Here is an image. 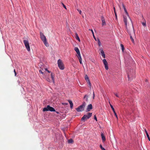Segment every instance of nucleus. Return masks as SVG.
<instances>
[{
	"label": "nucleus",
	"instance_id": "nucleus-32",
	"mask_svg": "<svg viewBox=\"0 0 150 150\" xmlns=\"http://www.w3.org/2000/svg\"><path fill=\"white\" fill-rule=\"evenodd\" d=\"M62 4L63 6V7L66 9H67L66 6L63 3H62Z\"/></svg>",
	"mask_w": 150,
	"mask_h": 150
},
{
	"label": "nucleus",
	"instance_id": "nucleus-26",
	"mask_svg": "<svg viewBox=\"0 0 150 150\" xmlns=\"http://www.w3.org/2000/svg\"><path fill=\"white\" fill-rule=\"evenodd\" d=\"M100 147L101 148V149H102V150H105V149L102 147V146L101 144H100Z\"/></svg>",
	"mask_w": 150,
	"mask_h": 150
},
{
	"label": "nucleus",
	"instance_id": "nucleus-12",
	"mask_svg": "<svg viewBox=\"0 0 150 150\" xmlns=\"http://www.w3.org/2000/svg\"><path fill=\"white\" fill-rule=\"evenodd\" d=\"M92 109V106L91 104H89L87 106V111H89Z\"/></svg>",
	"mask_w": 150,
	"mask_h": 150
},
{
	"label": "nucleus",
	"instance_id": "nucleus-41",
	"mask_svg": "<svg viewBox=\"0 0 150 150\" xmlns=\"http://www.w3.org/2000/svg\"><path fill=\"white\" fill-rule=\"evenodd\" d=\"M56 113H57V114H59V112H58V111H56Z\"/></svg>",
	"mask_w": 150,
	"mask_h": 150
},
{
	"label": "nucleus",
	"instance_id": "nucleus-43",
	"mask_svg": "<svg viewBox=\"0 0 150 150\" xmlns=\"http://www.w3.org/2000/svg\"><path fill=\"white\" fill-rule=\"evenodd\" d=\"M45 69V70L46 71H47V70H47V69Z\"/></svg>",
	"mask_w": 150,
	"mask_h": 150
},
{
	"label": "nucleus",
	"instance_id": "nucleus-24",
	"mask_svg": "<svg viewBox=\"0 0 150 150\" xmlns=\"http://www.w3.org/2000/svg\"><path fill=\"white\" fill-rule=\"evenodd\" d=\"M98 44L99 46H101V43L100 41V40L99 39H98Z\"/></svg>",
	"mask_w": 150,
	"mask_h": 150
},
{
	"label": "nucleus",
	"instance_id": "nucleus-1",
	"mask_svg": "<svg viewBox=\"0 0 150 150\" xmlns=\"http://www.w3.org/2000/svg\"><path fill=\"white\" fill-rule=\"evenodd\" d=\"M124 22L125 23V28L126 30L127 31L128 33L129 34L130 36V38L133 42H134V40L133 39V38L132 36H131V33H134V28L132 26V25L131 26L130 28L128 27L127 24L126 19L125 17L124 16Z\"/></svg>",
	"mask_w": 150,
	"mask_h": 150
},
{
	"label": "nucleus",
	"instance_id": "nucleus-27",
	"mask_svg": "<svg viewBox=\"0 0 150 150\" xmlns=\"http://www.w3.org/2000/svg\"><path fill=\"white\" fill-rule=\"evenodd\" d=\"M114 11H115V17H116V19H117V14L115 12V7H114Z\"/></svg>",
	"mask_w": 150,
	"mask_h": 150
},
{
	"label": "nucleus",
	"instance_id": "nucleus-13",
	"mask_svg": "<svg viewBox=\"0 0 150 150\" xmlns=\"http://www.w3.org/2000/svg\"><path fill=\"white\" fill-rule=\"evenodd\" d=\"M100 53L101 54V55L104 58H105V55L104 52L103 50L101 49H100Z\"/></svg>",
	"mask_w": 150,
	"mask_h": 150
},
{
	"label": "nucleus",
	"instance_id": "nucleus-35",
	"mask_svg": "<svg viewBox=\"0 0 150 150\" xmlns=\"http://www.w3.org/2000/svg\"><path fill=\"white\" fill-rule=\"evenodd\" d=\"M78 11L79 12V13L81 14V10H79L78 9Z\"/></svg>",
	"mask_w": 150,
	"mask_h": 150
},
{
	"label": "nucleus",
	"instance_id": "nucleus-39",
	"mask_svg": "<svg viewBox=\"0 0 150 150\" xmlns=\"http://www.w3.org/2000/svg\"><path fill=\"white\" fill-rule=\"evenodd\" d=\"M62 104H63V105H67L68 104V103H63Z\"/></svg>",
	"mask_w": 150,
	"mask_h": 150
},
{
	"label": "nucleus",
	"instance_id": "nucleus-31",
	"mask_svg": "<svg viewBox=\"0 0 150 150\" xmlns=\"http://www.w3.org/2000/svg\"><path fill=\"white\" fill-rule=\"evenodd\" d=\"M114 94L116 97H119V96L118 95V94H117V93H114Z\"/></svg>",
	"mask_w": 150,
	"mask_h": 150
},
{
	"label": "nucleus",
	"instance_id": "nucleus-17",
	"mask_svg": "<svg viewBox=\"0 0 150 150\" xmlns=\"http://www.w3.org/2000/svg\"><path fill=\"white\" fill-rule=\"evenodd\" d=\"M68 101L70 104L71 108V109L72 108L73 104L72 101L70 100H68Z\"/></svg>",
	"mask_w": 150,
	"mask_h": 150
},
{
	"label": "nucleus",
	"instance_id": "nucleus-8",
	"mask_svg": "<svg viewBox=\"0 0 150 150\" xmlns=\"http://www.w3.org/2000/svg\"><path fill=\"white\" fill-rule=\"evenodd\" d=\"M103 62L105 65V68L106 70H108V63L105 59L103 60Z\"/></svg>",
	"mask_w": 150,
	"mask_h": 150
},
{
	"label": "nucleus",
	"instance_id": "nucleus-34",
	"mask_svg": "<svg viewBox=\"0 0 150 150\" xmlns=\"http://www.w3.org/2000/svg\"><path fill=\"white\" fill-rule=\"evenodd\" d=\"M39 72L42 74H43V72L41 70H39Z\"/></svg>",
	"mask_w": 150,
	"mask_h": 150
},
{
	"label": "nucleus",
	"instance_id": "nucleus-3",
	"mask_svg": "<svg viewBox=\"0 0 150 150\" xmlns=\"http://www.w3.org/2000/svg\"><path fill=\"white\" fill-rule=\"evenodd\" d=\"M43 111L44 112L47 111H55L53 107H50L49 105H48L46 107L44 108L43 109Z\"/></svg>",
	"mask_w": 150,
	"mask_h": 150
},
{
	"label": "nucleus",
	"instance_id": "nucleus-19",
	"mask_svg": "<svg viewBox=\"0 0 150 150\" xmlns=\"http://www.w3.org/2000/svg\"><path fill=\"white\" fill-rule=\"evenodd\" d=\"M51 77L52 79V80L54 83V75L53 74V73H51Z\"/></svg>",
	"mask_w": 150,
	"mask_h": 150
},
{
	"label": "nucleus",
	"instance_id": "nucleus-42",
	"mask_svg": "<svg viewBox=\"0 0 150 150\" xmlns=\"http://www.w3.org/2000/svg\"><path fill=\"white\" fill-rule=\"evenodd\" d=\"M47 71L48 72V73H50V71H49V70H47Z\"/></svg>",
	"mask_w": 150,
	"mask_h": 150
},
{
	"label": "nucleus",
	"instance_id": "nucleus-7",
	"mask_svg": "<svg viewBox=\"0 0 150 150\" xmlns=\"http://www.w3.org/2000/svg\"><path fill=\"white\" fill-rule=\"evenodd\" d=\"M57 64L59 68L62 70H63L64 69L63 64L62 62V61L59 59L58 60L57 62Z\"/></svg>",
	"mask_w": 150,
	"mask_h": 150
},
{
	"label": "nucleus",
	"instance_id": "nucleus-30",
	"mask_svg": "<svg viewBox=\"0 0 150 150\" xmlns=\"http://www.w3.org/2000/svg\"><path fill=\"white\" fill-rule=\"evenodd\" d=\"M142 25L144 26H146V23L145 22H143L142 23Z\"/></svg>",
	"mask_w": 150,
	"mask_h": 150
},
{
	"label": "nucleus",
	"instance_id": "nucleus-25",
	"mask_svg": "<svg viewBox=\"0 0 150 150\" xmlns=\"http://www.w3.org/2000/svg\"><path fill=\"white\" fill-rule=\"evenodd\" d=\"M121 47L122 48V52H123L124 50V47L123 45L122 44H121L120 45Z\"/></svg>",
	"mask_w": 150,
	"mask_h": 150
},
{
	"label": "nucleus",
	"instance_id": "nucleus-15",
	"mask_svg": "<svg viewBox=\"0 0 150 150\" xmlns=\"http://www.w3.org/2000/svg\"><path fill=\"white\" fill-rule=\"evenodd\" d=\"M74 50L77 53L78 55L80 54V52L79 48L77 47H75Z\"/></svg>",
	"mask_w": 150,
	"mask_h": 150
},
{
	"label": "nucleus",
	"instance_id": "nucleus-5",
	"mask_svg": "<svg viewBox=\"0 0 150 150\" xmlns=\"http://www.w3.org/2000/svg\"><path fill=\"white\" fill-rule=\"evenodd\" d=\"M92 113H89L87 115H84L81 119V120L82 121H85L89 118H90L92 116Z\"/></svg>",
	"mask_w": 150,
	"mask_h": 150
},
{
	"label": "nucleus",
	"instance_id": "nucleus-21",
	"mask_svg": "<svg viewBox=\"0 0 150 150\" xmlns=\"http://www.w3.org/2000/svg\"><path fill=\"white\" fill-rule=\"evenodd\" d=\"M76 37L75 38L76 39L78 40L79 42L80 41V39L78 35V34L77 33H76L75 34Z\"/></svg>",
	"mask_w": 150,
	"mask_h": 150
},
{
	"label": "nucleus",
	"instance_id": "nucleus-2",
	"mask_svg": "<svg viewBox=\"0 0 150 150\" xmlns=\"http://www.w3.org/2000/svg\"><path fill=\"white\" fill-rule=\"evenodd\" d=\"M40 35L41 39L43 41L44 44L46 47L49 46V44L47 42V39L45 36L44 35V34L41 32L40 33Z\"/></svg>",
	"mask_w": 150,
	"mask_h": 150
},
{
	"label": "nucleus",
	"instance_id": "nucleus-9",
	"mask_svg": "<svg viewBox=\"0 0 150 150\" xmlns=\"http://www.w3.org/2000/svg\"><path fill=\"white\" fill-rule=\"evenodd\" d=\"M122 6L123 7V8L124 9V11L126 13V16H123V17L124 16H125V17L126 18V21H127V17H129V15H128V13L127 12V10L126 8H125L124 4H122ZM123 18H124L123 17Z\"/></svg>",
	"mask_w": 150,
	"mask_h": 150
},
{
	"label": "nucleus",
	"instance_id": "nucleus-14",
	"mask_svg": "<svg viewBox=\"0 0 150 150\" xmlns=\"http://www.w3.org/2000/svg\"><path fill=\"white\" fill-rule=\"evenodd\" d=\"M101 20L102 23V25H105V19L103 16L101 17Z\"/></svg>",
	"mask_w": 150,
	"mask_h": 150
},
{
	"label": "nucleus",
	"instance_id": "nucleus-18",
	"mask_svg": "<svg viewBox=\"0 0 150 150\" xmlns=\"http://www.w3.org/2000/svg\"><path fill=\"white\" fill-rule=\"evenodd\" d=\"M144 131L146 133V136L148 138V139L150 142V138L149 135L148 134V133L146 129H144Z\"/></svg>",
	"mask_w": 150,
	"mask_h": 150
},
{
	"label": "nucleus",
	"instance_id": "nucleus-10",
	"mask_svg": "<svg viewBox=\"0 0 150 150\" xmlns=\"http://www.w3.org/2000/svg\"><path fill=\"white\" fill-rule=\"evenodd\" d=\"M85 79L87 82L88 84L89 85L90 87H91V83L87 75H86L85 76Z\"/></svg>",
	"mask_w": 150,
	"mask_h": 150
},
{
	"label": "nucleus",
	"instance_id": "nucleus-23",
	"mask_svg": "<svg viewBox=\"0 0 150 150\" xmlns=\"http://www.w3.org/2000/svg\"><path fill=\"white\" fill-rule=\"evenodd\" d=\"M73 142V140L72 139H70L68 140V142L69 143H71Z\"/></svg>",
	"mask_w": 150,
	"mask_h": 150
},
{
	"label": "nucleus",
	"instance_id": "nucleus-16",
	"mask_svg": "<svg viewBox=\"0 0 150 150\" xmlns=\"http://www.w3.org/2000/svg\"><path fill=\"white\" fill-rule=\"evenodd\" d=\"M78 57L79 58V61L80 63L81 64H82V59L81 56V54L78 55Z\"/></svg>",
	"mask_w": 150,
	"mask_h": 150
},
{
	"label": "nucleus",
	"instance_id": "nucleus-37",
	"mask_svg": "<svg viewBox=\"0 0 150 150\" xmlns=\"http://www.w3.org/2000/svg\"><path fill=\"white\" fill-rule=\"evenodd\" d=\"M93 38H94V39H95V40H96V38H95V36H94V34H93Z\"/></svg>",
	"mask_w": 150,
	"mask_h": 150
},
{
	"label": "nucleus",
	"instance_id": "nucleus-40",
	"mask_svg": "<svg viewBox=\"0 0 150 150\" xmlns=\"http://www.w3.org/2000/svg\"><path fill=\"white\" fill-rule=\"evenodd\" d=\"M93 97H95V94H94V92H93Z\"/></svg>",
	"mask_w": 150,
	"mask_h": 150
},
{
	"label": "nucleus",
	"instance_id": "nucleus-4",
	"mask_svg": "<svg viewBox=\"0 0 150 150\" xmlns=\"http://www.w3.org/2000/svg\"><path fill=\"white\" fill-rule=\"evenodd\" d=\"M86 104L85 102H84L82 104L76 109V110L78 112H81L83 111L85 106Z\"/></svg>",
	"mask_w": 150,
	"mask_h": 150
},
{
	"label": "nucleus",
	"instance_id": "nucleus-11",
	"mask_svg": "<svg viewBox=\"0 0 150 150\" xmlns=\"http://www.w3.org/2000/svg\"><path fill=\"white\" fill-rule=\"evenodd\" d=\"M110 106L111 108H112V110L114 114H115V116L116 117V118H117V119H118V117H117V115L115 111V109L113 107V106L112 105L110 104Z\"/></svg>",
	"mask_w": 150,
	"mask_h": 150
},
{
	"label": "nucleus",
	"instance_id": "nucleus-22",
	"mask_svg": "<svg viewBox=\"0 0 150 150\" xmlns=\"http://www.w3.org/2000/svg\"><path fill=\"white\" fill-rule=\"evenodd\" d=\"M85 98H86V101H88V96L86 95L84 97V99H85Z\"/></svg>",
	"mask_w": 150,
	"mask_h": 150
},
{
	"label": "nucleus",
	"instance_id": "nucleus-38",
	"mask_svg": "<svg viewBox=\"0 0 150 150\" xmlns=\"http://www.w3.org/2000/svg\"><path fill=\"white\" fill-rule=\"evenodd\" d=\"M89 30L91 31V32H92L93 34H94V33L93 32V30L92 29H91V30L90 29Z\"/></svg>",
	"mask_w": 150,
	"mask_h": 150
},
{
	"label": "nucleus",
	"instance_id": "nucleus-28",
	"mask_svg": "<svg viewBox=\"0 0 150 150\" xmlns=\"http://www.w3.org/2000/svg\"><path fill=\"white\" fill-rule=\"evenodd\" d=\"M46 80L48 82H50V80L49 78H46Z\"/></svg>",
	"mask_w": 150,
	"mask_h": 150
},
{
	"label": "nucleus",
	"instance_id": "nucleus-29",
	"mask_svg": "<svg viewBox=\"0 0 150 150\" xmlns=\"http://www.w3.org/2000/svg\"><path fill=\"white\" fill-rule=\"evenodd\" d=\"M94 119L96 120V121H97V117H96V115H95L94 116Z\"/></svg>",
	"mask_w": 150,
	"mask_h": 150
},
{
	"label": "nucleus",
	"instance_id": "nucleus-6",
	"mask_svg": "<svg viewBox=\"0 0 150 150\" xmlns=\"http://www.w3.org/2000/svg\"><path fill=\"white\" fill-rule=\"evenodd\" d=\"M23 42L27 50L28 51H30V48L28 41L27 40H23Z\"/></svg>",
	"mask_w": 150,
	"mask_h": 150
},
{
	"label": "nucleus",
	"instance_id": "nucleus-36",
	"mask_svg": "<svg viewBox=\"0 0 150 150\" xmlns=\"http://www.w3.org/2000/svg\"><path fill=\"white\" fill-rule=\"evenodd\" d=\"M128 78L129 79H130V76L129 74H128Z\"/></svg>",
	"mask_w": 150,
	"mask_h": 150
},
{
	"label": "nucleus",
	"instance_id": "nucleus-33",
	"mask_svg": "<svg viewBox=\"0 0 150 150\" xmlns=\"http://www.w3.org/2000/svg\"><path fill=\"white\" fill-rule=\"evenodd\" d=\"M14 73H15V76H16V71H15V69H14Z\"/></svg>",
	"mask_w": 150,
	"mask_h": 150
},
{
	"label": "nucleus",
	"instance_id": "nucleus-20",
	"mask_svg": "<svg viewBox=\"0 0 150 150\" xmlns=\"http://www.w3.org/2000/svg\"><path fill=\"white\" fill-rule=\"evenodd\" d=\"M101 135L103 141L104 142L105 141L106 139L103 134V133H101Z\"/></svg>",
	"mask_w": 150,
	"mask_h": 150
},
{
	"label": "nucleus",
	"instance_id": "nucleus-44",
	"mask_svg": "<svg viewBox=\"0 0 150 150\" xmlns=\"http://www.w3.org/2000/svg\"><path fill=\"white\" fill-rule=\"evenodd\" d=\"M95 97L93 96V99H94Z\"/></svg>",
	"mask_w": 150,
	"mask_h": 150
}]
</instances>
